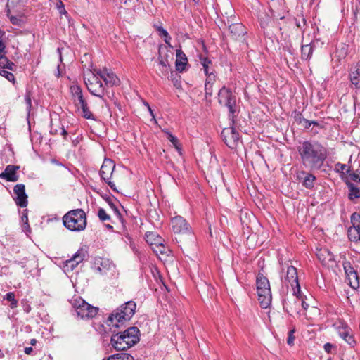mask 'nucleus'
<instances>
[{"label":"nucleus","mask_w":360,"mask_h":360,"mask_svg":"<svg viewBox=\"0 0 360 360\" xmlns=\"http://www.w3.org/2000/svg\"><path fill=\"white\" fill-rule=\"evenodd\" d=\"M114 325L110 326L112 333L110 345L114 349L125 351L139 342L140 330L137 327L131 326L120 331V324L115 323Z\"/></svg>","instance_id":"obj_1"},{"label":"nucleus","mask_w":360,"mask_h":360,"mask_svg":"<svg viewBox=\"0 0 360 360\" xmlns=\"http://www.w3.org/2000/svg\"><path fill=\"white\" fill-rule=\"evenodd\" d=\"M62 219L64 226L71 231H82L87 225L86 214L80 208L68 211Z\"/></svg>","instance_id":"obj_2"},{"label":"nucleus","mask_w":360,"mask_h":360,"mask_svg":"<svg viewBox=\"0 0 360 360\" xmlns=\"http://www.w3.org/2000/svg\"><path fill=\"white\" fill-rule=\"evenodd\" d=\"M136 309V304L134 301L130 300L126 302L109 315L106 321V324L110 326H115L114 324L115 323L122 324L125 321H129L134 315Z\"/></svg>","instance_id":"obj_3"},{"label":"nucleus","mask_w":360,"mask_h":360,"mask_svg":"<svg viewBox=\"0 0 360 360\" xmlns=\"http://www.w3.org/2000/svg\"><path fill=\"white\" fill-rule=\"evenodd\" d=\"M281 281L283 285L288 288L290 285L296 295L300 292L297 269L289 263L281 264Z\"/></svg>","instance_id":"obj_4"},{"label":"nucleus","mask_w":360,"mask_h":360,"mask_svg":"<svg viewBox=\"0 0 360 360\" xmlns=\"http://www.w3.org/2000/svg\"><path fill=\"white\" fill-rule=\"evenodd\" d=\"M171 226L173 232L178 234V236L175 237V240L177 243H182L184 245H186V242L184 239V236H187L188 238L193 241V236L191 233V227L181 216H176L172 219Z\"/></svg>","instance_id":"obj_5"},{"label":"nucleus","mask_w":360,"mask_h":360,"mask_svg":"<svg viewBox=\"0 0 360 360\" xmlns=\"http://www.w3.org/2000/svg\"><path fill=\"white\" fill-rule=\"evenodd\" d=\"M219 103L229 109V118L233 124L235 123V112H236V99L230 89L223 86L219 91Z\"/></svg>","instance_id":"obj_6"},{"label":"nucleus","mask_w":360,"mask_h":360,"mask_svg":"<svg viewBox=\"0 0 360 360\" xmlns=\"http://www.w3.org/2000/svg\"><path fill=\"white\" fill-rule=\"evenodd\" d=\"M72 305L81 319L93 318L97 314L98 310L97 307H93L80 297L74 299Z\"/></svg>","instance_id":"obj_7"},{"label":"nucleus","mask_w":360,"mask_h":360,"mask_svg":"<svg viewBox=\"0 0 360 360\" xmlns=\"http://www.w3.org/2000/svg\"><path fill=\"white\" fill-rule=\"evenodd\" d=\"M235 123L233 124L231 122V126L224 128L221 134V138L226 145L231 148H236L240 140V134L234 127Z\"/></svg>","instance_id":"obj_8"},{"label":"nucleus","mask_w":360,"mask_h":360,"mask_svg":"<svg viewBox=\"0 0 360 360\" xmlns=\"http://www.w3.org/2000/svg\"><path fill=\"white\" fill-rule=\"evenodd\" d=\"M303 163L313 167L315 165V149L309 141H304L298 149Z\"/></svg>","instance_id":"obj_9"},{"label":"nucleus","mask_w":360,"mask_h":360,"mask_svg":"<svg viewBox=\"0 0 360 360\" xmlns=\"http://www.w3.org/2000/svg\"><path fill=\"white\" fill-rule=\"evenodd\" d=\"M350 220L352 225L347 230L348 238L355 245L360 244V214L354 212Z\"/></svg>","instance_id":"obj_10"},{"label":"nucleus","mask_w":360,"mask_h":360,"mask_svg":"<svg viewBox=\"0 0 360 360\" xmlns=\"http://www.w3.org/2000/svg\"><path fill=\"white\" fill-rule=\"evenodd\" d=\"M336 330L339 336L351 347H354L356 345L352 328L345 322L339 321L335 323Z\"/></svg>","instance_id":"obj_11"},{"label":"nucleus","mask_w":360,"mask_h":360,"mask_svg":"<svg viewBox=\"0 0 360 360\" xmlns=\"http://www.w3.org/2000/svg\"><path fill=\"white\" fill-rule=\"evenodd\" d=\"M89 91L101 98H103L104 95V85L100 80L99 77L96 75H93L90 79H88V82H86Z\"/></svg>","instance_id":"obj_12"},{"label":"nucleus","mask_w":360,"mask_h":360,"mask_svg":"<svg viewBox=\"0 0 360 360\" xmlns=\"http://www.w3.org/2000/svg\"><path fill=\"white\" fill-rule=\"evenodd\" d=\"M343 268L349 285L354 290L358 289L359 287V277L356 271L354 270L349 262H345Z\"/></svg>","instance_id":"obj_13"},{"label":"nucleus","mask_w":360,"mask_h":360,"mask_svg":"<svg viewBox=\"0 0 360 360\" xmlns=\"http://www.w3.org/2000/svg\"><path fill=\"white\" fill-rule=\"evenodd\" d=\"M229 30L233 39L245 42V36L248 33V31L242 23H232L229 26Z\"/></svg>","instance_id":"obj_14"},{"label":"nucleus","mask_w":360,"mask_h":360,"mask_svg":"<svg viewBox=\"0 0 360 360\" xmlns=\"http://www.w3.org/2000/svg\"><path fill=\"white\" fill-rule=\"evenodd\" d=\"M13 192L16 195L14 199L16 205L20 207H26L28 204V196L25 193V186L23 184H16L13 188Z\"/></svg>","instance_id":"obj_15"},{"label":"nucleus","mask_w":360,"mask_h":360,"mask_svg":"<svg viewBox=\"0 0 360 360\" xmlns=\"http://www.w3.org/2000/svg\"><path fill=\"white\" fill-rule=\"evenodd\" d=\"M88 256V251L84 248H80L72 257L66 261L67 266H70L71 269H74L79 264L82 262Z\"/></svg>","instance_id":"obj_16"},{"label":"nucleus","mask_w":360,"mask_h":360,"mask_svg":"<svg viewBox=\"0 0 360 360\" xmlns=\"http://www.w3.org/2000/svg\"><path fill=\"white\" fill-rule=\"evenodd\" d=\"M115 168V164L112 160L108 158L104 159L99 172L101 179L104 181L110 179Z\"/></svg>","instance_id":"obj_17"},{"label":"nucleus","mask_w":360,"mask_h":360,"mask_svg":"<svg viewBox=\"0 0 360 360\" xmlns=\"http://www.w3.org/2000/svg\"><path fill=\"white\" fill-rule=\"evenodd\" d=\"M20 169L19 166L8 165L5 170L0 174V179H6L8 181L15 182L19 179L16 172Z\"/></svg>","instance_id":"obj_18"},{"label":"nucleus","mask_w":360,"mask_h":360,"mask_svg":"<svg viewBox=\"0 0 360 360\" xmlns=\"http://www.w3.org/2000/svg\"><path fill=\"white\" fill-rule=\"evenodd\" d=\"M27 2V0H8L6 6L7 16H9V14L12 13H20Z\"/></svg>","instance_id":"obj_19"},{"label":"nucleus","mask_w":360,"mask_h":360,"mask_svg":"<svg viewBox=\"0 0 360 360\" xmlns=\"http://www.w3.org/2000/svg\"><path fill=\"white\" fill-rule=\"evenodd\" d=\"M258 300L262 308L266 309L271 302V288L264 289L260 288L257 289Z\"/></svg>","instance_id":"obj_20"},{"label":"nucleus","mask_w":360,"mask_h":360,"mask_svg":"<svg viewBox=\"0 0 360 360\" xmlns=\"http://www.w3.org/2000/svg\"><path fill=\"white\" fill-rule=\"evenodd\" d=\"M297 179L307 188H312L314 187L315 176L311 174L301 171L297 173Z\"/></svg>","instance_id":"obj_21"},{"label":"nucleus","mask_w":360,"mask_h":360,"mask_svg":"<svg viewBox=\"0 0 360 360\" xmlns=\"http://www.w3.org/2000/svg\"><path fill=\"white\" fill-rule=\"evenodd\" d=\"M176 57V70L179 72H182L183 71L185 70V67L188 63V60L186 56V54L181 51V49H177Z\"/></svg>","instance_id":"obj_22"},{"label":"nucleus","mask_w":360,"mask_h":360,"mask_svg":"<svg viewBox=\"0 0 360 360\" xmlns=\"http://www.w3.org/2000/svg\"><path fill=\"white\" fill-rule=\"evenodd\" d=\"M158 74L160 77H165L169 73V64L167 58H164L160 54L158 58Z\"/></svg>","instance_id":"obj_23"},{"label":"nucleus","mask_w":360,"mask_h":360,"mask_svg":"<svg viewBox=\"0 0 360 360\" xmlns=\"http://www.w3.org/2000/svg\"><path fill=\"white\" fill-rule=\"evenodd\" d=\"M77 105H76L77 107H78L79 105H80V108L82 109V117H84L85 119H88V120H95L94 115L91 113V112L89 110L87 101H86L84 97L82 98L81 100L79 99L78 101H77Z\"/></svg>","instance_id":"obj_24"},{"label":"nucleus","mask_w":360,"mask_h":360,"mask_svg":"<svg viewBox=\"0 0 360 360\" xmlns=\"http://www.w3.org/2000/svg\"><path fill=\"white\" fill-rule=\"evenodd\" d=\"M146 240L150 245H160V248H164L162 244V238L154 232H148L146 233Z\"/></svg>","instance_id":"obj_25"},{"label":"nucleus","mask_w":360,"mask_h":360,"mask_svg":"<svg viewBox=\"0 0 360 360\" xmlns=\"http://www.w3.org/2000/svg\"><path fill=\"white\" fill-rule=\"evenodd\" d=\"M102 79L104 81L105 85L107 86H116L119 84V79L112 72H106L105 75H102Z\"/></svg>","instance_id":"obj_26"},{"label":"nucleus","mask_w":360,"mask_h":360,"mask_svg":"<svg viewBox=\"0 0 360 360\" xmlns=\"http://www.w3.org/2000/svg\"><path fill=\"white\" fill-rule=\"evenodd\" d=\"M96 264L98 265V270L102 272L105 270H110L114 267V264L108 259L98 258L96 259Z\"/></svg>","instance_id":"obj_27"},{"label":"nucleus","mask_w":360,"mask_h":360,"mask_svg":"<svg viewBox=\"0 0 360 360\" xmlns=\"http://www.w3.org/2000/svg\"><path fill=\"white\" fill-rule=\"evenodd\" d=\"M257 289L260 288L264 289L270 288V283L268 278L260 271L258 273L256 278Z\"/></svg>","instance_id":"obj_28"},{"label":"nucleus","mask_w":360,"mask_h":360,"mask_svg":"<svg viewBox=\"0 0 360 360\" xmlns=\"http://www.w3.org/2000/svg\"><path fill=\"white\" fill-rule=\"evenodd\" d=\"M316 257L323 264H326L328 262L332 260V255L327 249H320L319 252H316Z\"/></svg>","instance_id":"obj_29"},{"label":"nucleus","mask_w":360,"mask_h":360,"mask_svg":"<svg viewBox=\"0 0 360 360\" xmlns=\"http://www.w3.org/2000/svg\"><path fill=\"white\" fill-rule=\"evenodd\" d=\"M335 170L340 174V176L342 179H347L345 176L346 174L351 172V167L345 164L338 162L335 165Z\"/></svg>","instance_id":"obj_30"},{"label":"nucleus","mask_w":360,"mask_h":360,"mask_svg":"<svg viewBox=\"0 0 360 360\" xmlns=\"http://www.w3.org/2000/svg\"><path fill=\"white\" fill-rule=\"evenodd\" d=\"M345 183L349 191V198L350 200H354V198H360V189L349 181L347 179L345 180Z\"/></svg>","instance_id":"obj_31"},{"label":"nucleus","mask_w":360,"mask_h":360,"mask_svg":"<svg viewBox=\"0 0 360 360\" xmlns=\"http://www.w3.org/2000/svg\"><path fill=\"white\" fill-rule=\"evenodd\" d=\"M70 92L72 96L73 102L75 105H77V101L81 100L84 97L82 90L78 85H72L70 87Z\"/></svg>","instance_id":"obj_32"},{"label":"nucleus","mask_w":360,"mask_h":360,"mask_svg":"<svg viewBox=\"0 0 360 360\" xmlns=\"http://www.w3.org/2000/svg\"><path fill=\"white\" fill-rule=\"evenodd\" d=\"M327 157V150L322 146H316V165L323 163Z\"/></svg>","instance_id":"obj_33"},{"label":"nucleus","mask_w":360,"mask_h":360,"mask_svg":"<svg viewBox=\"0 0 360 360\" xmlns=\"http://www.w3.org/2000/svg\"><path fill=\"white\" fill-rule=\"evenodd\" d=\"M106 360H134V358L128 353L120 352L109 356Z\"/></svg>","instance_id":"obj_34"},{"label":"nucleus","mask_w":360,"mask_h":360,"mask_svg":"<svg viewBox=\"0 0 360 360\" xmlns=\"http://www.w3.org/2000/svg\"><path fill=\"white\" fill-rule=\"evenodd\" d=\"M312 42L309 44L303 45L302 46V55L301 57L304 60H308L312 56L313 46H311Z\"/></svg>","instance_id":"obj_35"},{"label":"nucleus","mask_w":360,"mask_h":360,"mask_svg":"<svg viewBox=\"0 0 360 360\" xmlns=\"http://www.w3.org/2000/svg\"><path fill=\"white\" fill-rule=\"evenodd\" d=\"M302 336L307 340H311L315 338L314 328L313 324H307L302 332Z\"/></svg>","instance_id":"obj_36"},{"label":"nucleus","mask_w":360,"mask_h":360,"mask_svg":"<svg viewBox=\"0 0 360 360\" xmlns=\"http://www.w3.org/2000/svg\"><path fill=\"white\" fill-rule=\"evenodd\" d=\"M360 68H357L355 71L352 72L350 75V81L356 89H360Z\"/></svg>","instance_id":"obj_37"},{"label":"nucleus","mask_w":360,"mask_h":360,"mask_svg":"<svg viewBox=\"0 0 360 360\" xmlns=\"http://www.w3.org/2000/svg\"><path fill=\"white\" fill-rule=\"evenodd\" d=\"M294 114H295V115H294L295 120L298 124H302V122H304L305 128H308L311 124L315 125V121L312 120L311 122H309L307 120L302 117V115L300 112L295 111L294 112Z\"/></svg>","instance_id":"obj_38"},{"label":"nucleus","mask_w":360,"mask_h":360,"mask_svg":"<svg viewBox=\"0 0 360 360\" xmlns=\"http://www.w3.org/2000/svg\"><path fill=\"white\" fill-rule=\"evenodd\" d=\"M107 202H108L109 205L110 206V207L115 211V213L117 215V217H119L122 224V229L123 231H125L126 230V227L124 224V221H123V219L122 217V215L118 210V208L116 207V205L112 202V200L110 198H108L106 199Z\"/></svg>","instance_id":"obj_39"},{"label":"nucleus","mask_w":360,"mask_h":360,"mask_svg":"<svg viewBox=\"0 0 360 360\" xmlns=\"http://www.w3.org/2000/svg\"><path fill=\"white\" fill-rule=\"evenodd\" d=\"M4 299L11 302V307L15 308L18 305V300L15 299V295L13 292H8L6 294Z\"/></svg>","instance_id":"obj_40"},{"label":"nucleus","mask_w":360,"mask_h":360,"mask_svg":"<svg viewBox=\"0 0 360 360\" xmlns=\"http://www.w3.org/2000/svg\"><path fill=\"white\" fill-rule=\"evenodd\" d=\"M0 75L5 77L9 82H13V84L15 82L13 74L1 68H0Z\"/></svg>","instance_id":"obj_41"},{"label":"nucleus","mask_w":360,"mask_h":360,"mask_svg":"<svg viewBox=\"0 0 360 360\" xmlns=\"http://www.w3.org/2000/svg\"><path fill=\"white\" fill-rule=\"evenodd\" d=\"M170 79L176 89H180L181 87L179 75L174 72H171Z\"/></svg>","instance_id":"obj_42"},{"label":"nucleus","mask_w":360,"mask_h":360,"mask_svg":"<svg viewBox=\"0 0 360 360\" xmlns=\"http://www.w3.org/2000/svg\"><path fill=\"white\" fill-rule=\"evenodd\" d=\"M292 304H294L295 306L299 305V302L295 300H293V303H292L289 300L285 302V303L284 304V309L285 310V311H287L288 313H292L294 311H297L296 309L295 310H293L292 307Z\"/></svg>","instance_id":"obj_43"},{"label":"nucleus","mask_w":360,"mask_h":360,"mask_svg":"<svg viewBox=\"0 0 360 360\" xmlns=\"http://www.w3.org/2000/svg\"><path fill=\"white\" fill-rule=\"evenodd\" d=\"M200 63L203 67V70H204V72H205V75H207V73H209V65L211 64V60L206 58V57H200Z\"/></svg>","instance_id":"obj_44"},{"label":"nucleus","mask_w":360,"mask_h":360,"mask_svg":"<svg viewBox=\"0 0 360 360\" xmlns=\"http://www.w3.org/2000/svg\"><path fill=\"white\" fill-rule=\"evenodd\" d=\"M98 217L101 221H109L110 219V215L106 213L103 208H99Z\"/></svg>","instance_id":"obj_45"},{"label":"nucleus","mask_w":360,"mask_h":360,"mask_svg":"<svg viewBox=\"0 0 360 360\" xmlns=\"http://www.w3.org/2000/svg\"><path fill=\"white\" fill-rule=\"evenodd\" d=\"M25 101L26 103V109L28 113H30V110L32 108V99H31V93L30 91H27L25 94Z\"/></svg>","instance_id":"obj_46"},{"label":"nucleus","mask_w":360,"mask_h":360,"mask_svg":"<svg viewBox=\"0 0 360 360\" xmlns=\"http://www.w3.org/2000/svg\"><path fill=\"white\" fill-rule=\"evenodd\" d=\"M168 134V140L174 145L175 148L178 150L179 151L181 150L180 146L179 144V140L178 139L172 135L171 133H167Z\"/></svg>","instance_id":"obj_47"},{"label":"nucleus","mask_w":360,"mask_h":360,"mask_svg":"<svg viewBox=\"0 0 360 360\" xmlns=\"http://www.w3.org/2000/svg\"><path fill=\"white\" fill-rule=\"evenodd\" d=\"M295 333V328L290 329L288 332V338H287V344L290 346H292L294 345V341L295 339V337L294 335Z\"/></svg>","instance_id":"obj_48"},{"label":"nucleus","mask_w":360,"mask_h":360,"mask_svg":"<svg viewBox=\"0 0 360 360\" xmlns=\"http://www.w3.org/2000/svg\"><path fill=\"white\" fill-rule=\"evenodd\" d=\"M153 27L159 32L160 37H162L168 36V32L164 29L161 25H154Z\"/></svg>","instance_id":"obj_49"},{"label":"nucleus","mask_w":360,"mask_h":360,"mask_svg":"<svg viewBox=\"0 0 360 360\" xmlns=\"http://www.w3.org/2000/svg\"><path fill=\"white\" fill-rule=\"evenodd\" d=\"M206 76H207V78H206L205 84L212 85L214 82L215 81L214 74H213L212 72H210V73H207V75H206Z\"/></svg>","instance_id":"obj_50"},{"label":"nucleus","mask_w":360,"mask_h":360,"mask_svg":"<svg viewBox=\"0 0 360 360\" xmlns=\"http://www.w3.org/2000/svg\"><path fill=\"white\" fill-rule=\"evenodd\" d=\"M56 6H57L58 12L60 14H65V15L68 14V12L65 9V6L61 0H58V1L56 4Z\"/></svg>","instance_id":"obj_51"},{"label":"nucleus","mask_w":360,"mask_h":360,"mask_svg":"<svg viewBox=\"0 0 360 360\" xmlns=\"http://www.w3.org/2000/svg\"><path fill=\"white\" fill-rule=\"evenodd\" d=\"M335 347H336L335 345H334L330 342L326 343L323 346L325 352L328 354L332 353L333 349H335Z\"/></svg>","instance_id":"obj_52"},{"label":"nucleus","mask_w":360,"mask_h":360,"mask_svg":"<svg viewBox=\"0 0 360 360\" xmlns=\"http://www.w3.org/2000/svg\"><path fill=\"white\" fill-rule=\"evenodd\" d=\"M8 58L4 55L0 54V68H4L5 63H8Z\"/></svg>","instance_id":"obj_53"},{"label":"nucleus","mask_w":360,"mask_h":360,"mask_svg":"<svg viewBox=\"0 0 360 360\" xmlns=\"http://www.w3.org/2000/svg\"><path fill=\"white\" fill-rule=\"evenodd\" d=\"M205 96H211L212 94V85L205 84Z\"/></svg>","instance_id":"obj_54"},{"label":"nucleus","mask_w":360,"mask_h":360,"mask_svg":"<svg viewBox=\"0 0 360 360\" xmlns=\"http://www.w3.org/2000/svg\"><path fill=\"white\" fill-rule=\"evenodd\" d=\"M351 180L355 182H360V175L356 173H349Z\"/></svg>","instance_id":"obj_55"},{"label":"nucleus","mask_w":360,"mask_h":360,"mask_svg":"<svg viewBox=\"0 0 360 360\" xmlns=\"http://www.w3.org/2000/svg\"><path fill=\"white\" fill-rule=\"evenodd\" d=\"M8 17L9 18L10 21L13 25H19L20 20L16 16L12 15L11 13H10L9 16Z\"/></svg>","instance_id":"obj_56"},{"label":"nucleus","mask_w":360,"mask_h":360,"mask_svg":"<svg viewBox=\"0 0 360 360\" xmlns=\"http://www.w3.org/2000/svg\"><path fill=\"white\" fill-rule=\"evenodd\" d=\"M94 75H96L97 77L102 79V75H105L107 70L106 69H105V70H94Z\"/></svg>","instance_id":"obj_57"},{"label":"nucleus","mask_w":360,"mask_h":360,"mask_svg":"<svg viewBox=\"0 0 360 360\" xmlns=\"http://www.w3.org/2000/svg\"><path fill=\"white\" fill-rule=\"evenodd\" d=\"M14 66H15V64L8 60V63H5V67L4 68V69H8L10 70H13Z\"/></svg>","instance_id":"obj_58"},{"label":"nucleus","mask_w":360,"mask_h":360,"mask_svg":"<svg viewBox=\"0 0 360 360\" xmlns=\"http://www.w3.org/2000/svg\"><path fill=\"white\" fill-rule=\"evenodd\" d=\"M105 181L108 184V186H110L112 190H114V191H117V190L116 189V187H115V184H114L112 181H110V179L107 180V181Z\"/></svg>","instance_id":"obj_59"},{"label":"nucleus","mask_w":360,"mask_h":360,"mask_svg":"<svg viewBox=\"0 0 360 360\" xmlns=\"http://www.w3.org/2000/svg\"><path fill=\"white\" fill-rule=\"evenodd\" d=\"M32 351H33V349L32 347H25V350H24V352L26 354H30L32 352Z\"/></svg>","instance_id":"obj_60"},{"label":"nucleus","mask_w":360,"mask_h":360,"mask_svg":"<svg viewBox=\"0 0 360 360\" xmlns=\"http://www.w3.org/2000/svg\"><path fill=\"white\" fill-rule=\"evenodd\" d=\"M165 39H164V41L168 44L169 46H171V44H170V40H171V37L170 35L168 34V36L167 37H164Z\"/></svg>","instance_id":"obj_61"},{"label":"nucleus","mask_w":360,"mask_h":360,"mask_svg":"<svg viewBox=\"0 0 360 360\" xmlns=\"http://www.w3.org/2000/svg\"><path fill=\"white\" fill-rule=\"evenodd\" d=\"M61 134L64 136V139H66V136H68V131L65 129L64 127L63 126L61 128Z\"/></svg>","instance_id":"obj_62"},{"label":"nucleus","mask_w":360,"mask_h":360,"mask_svg":"<svg viewBox=\"0 0 360 360\" xmlns=\"http://www.w3.org/2000/svg\"><path fill=\"white\" fill-rule=\"evenodd\" d=\"M27 210H25L24 212H23V214L22 216V220L24 221L25 220L26 221H27L28 219H27Z\"/></svg>","instance_id":"obj_63"},{"label":"nucleus","mask_w":360,"mask_h":360,"mask_svg":"<svg viewBox=\"0 0 360 360\" xmlns=\"http://www.w3.org/2000/svg\"><path fill=\"white\" fill-rule=\"evenodd\" d=\"M6 46L3 43L2 40L0 41V54L4 52Z\"/></svg>","instance_id":"obj_64"}]
</instances>
